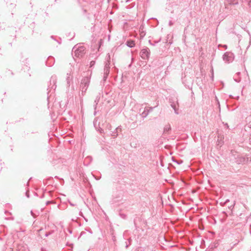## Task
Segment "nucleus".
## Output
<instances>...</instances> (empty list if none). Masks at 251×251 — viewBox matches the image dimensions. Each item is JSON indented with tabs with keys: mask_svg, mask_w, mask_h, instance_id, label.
Segmentation results:
<instances>
[{
	"mask_svg": "<svg viewBox=\"0 0 251 251\" xmlns=\"http://www.w3.org/2000/svg\"><path fill=\"white\" fill-rule=\"evenodd\" d=\"M72 52L75 57L82 58L86 54V48L82 44L80 43L73 47Z\"/></svg>",
	"mask_w": 251,
	"mask_h": 251,
	"instance_id": "1",
	"label": "nucleus"
},
{
	"mask_svg": "<svg viewBox=\"0 0 251 251\" xmlns=\"http://www.w3.org/2000/svg\"><path fill=\"white\" fill-rule=\"evenodd\" d=\"M90 76H86L84 77L81 81L80 88L81 91V94L83 95L86 92L87 88L89 87L90 81Z\"/></svg>",
	"mask_w": 251,
	"mask_h": 251,
	"instance_id": "2",
	"label": "nucleus"
},
{
	"mask_svg": "<svg viewBox=\"0 0 251 251\" xmlns=\"http://www.w3.org/2000/svg\"><path fill=\"white\" fill-rule=\"evenodd\" d=\"M150 53V50L148 47H144L140 52V56L144 60H148Z\"/></svg>",
	"mask_w": 251,
	"mask_h": 251,
	"instance_id": "3",
	"label": "nucleus"
},
{
	"mask_svg": "<svg viewBox=\"0 0 251 251\" xmlns=\"http://www.w3.org/2000/svg\"><path fill=\"white\" fill-rule=\"evenodd\" d=\"M56 76H52L50 81V84L48 85L47 90L48 91V94L52 90H54L56 88Z\"/></svg>",
	"mask_w": 251,
	"mask_h": 251,
	"instance_id": "4",
	"label": "nucleus"
},
{
	"mask_svg": "<svg viewBox=\"0 0 251 251\" xmlns=\"http://www.w3.org/2000/svg\"><path fill=\"white\" fill-rule=\"evenodd\" d=\"M110 62L107 61L105 62L103 69V83L106 81L110 73Z\"/></svg>",
	"mask_w": 251,
	"mask_h": 251,
	"instance_id": "5",
	"label": "nucleus"
},
{
	"mask_svg": "<svg viewBox=\"0 0 251 251\" xmlns=\"http://www.w3.org/2000/svg\"><path fill=\"white\" fill-rule=\"evenodd\" d=\"M182 82L186 88L192 90L193 82V80L192 78L185 76L182 78Z\"/></svg>",
	"mask_w": 251,
	"mask_h": 251,
	"instance_id": "6",
	"label": "nucleus"
},
{
	"mask_svg": "<svg viewBox=\"0 0 251 251\" xmlns=\"http://www.w3.org/2000/svg\"><path fill=\"white\" fill-rule=\"evenodd\" d=\"M234 58V54L230 52H226L223 55V59L226 62L229 63L231 62Z\"/></svg>",
	"mask_w": 251,
	"mask_h": 251,
	"instance_id": "7",
	"label": "nucleus"
},
{
	"mask_svg": "<svg viewBox=\"0 0 251 251\" xmlns=\"http://www.w3.org/2000/svg\"><path fill=\"white\" fill-rule=\"evenodd\" d=\"M170 102L171 103V107L174 110L175 113L176 114H178L179 113L178 112V109L177 108V106H178V103L177 100L176 99V101L175 102V101H173L172 99H170Z\"/></svg>",
	"mask_w": 251,
	"mask_h": 251,
	"instance_id": "8",
	"label": "nucleus"
},
{
	"mask_svg": "<svg viewBox=\"0 0 251 251\" xmlns=\"http://www.w3.org/2000/svg\"><path fill=\"white\" fill-rule=\"evenodd\" d=\"M54 63V58L52 56H49L46 61V64L47 66L51 67Z\"/></svg>",
	"mask_w": 251,
	"mask_h": 251,
	"instance_id": "9",
	"label": "nucleus"
},
{
	"mask_svg": "<svg viewBox=\"0 0 251 251\" xmlns=\"http://www.w3.org/2000/svg\"><path fill=\"white\" fill-rule=\"evenodd\" d=\"M150 113V110H149L148 107H146L144 108V111L141 113V116L143 118H145L148 116Z\"/></svg>",
	"mask_w": 251,
	"mask_h": 251,
	"instance_id": "10",
	"label": "nucleus"
},
{
	"mask_svg": "<svg viewBox=\"0 0 251 251\" xmlns=\"http://www.w3.org/2000/svg\"><path fill=\"white\" fill-rule=\"evenodd\" d=\"M121 126H119L117 127L115 130L112 132L111 135L114 137V138H116L120 131H121Z\"/></svg>",
	"mask_w": 251,
	"mask_h": 251,
	"instance_id": "11",
	"label": "nucleus"
},
{
	"mask_svg": "<svg viewBox=\"0 0 251 251\" xmlns=\"http://www.w3.org/2000/svg\"><path fill=\"white\" fill-rule=\"evenodd\" d=\"M248 161V158L245 157H239L237 159L238 164H244Z\"/></svg>",
	"mask_w": 251,
	"mask_h": 251,
	"instance_id": "12",
	"label": "nucleus"
},
{
	"mask_svg": "<svg viewBox=\"0 0 251 251\" xmlns=\"http://www.w3.org/2000/svg\"><path fill=\"white\" fill-rule=\"evenodd\" d=\"M100 94L99 93V95H98L97 96V97L95 100L94 102V107L95 110H96L97 108V105L100 101Z\"/></svg>",
	"mask_w": 251,
	"mask_h": 251,
	"instance_id": "13",
	"label": "nucleus"
},
{
	"mask_svg": "<svg viewBox=\"0 0 251 251\" xmlns=\"http://www.w3.org/2000/svg\"><path fill=\"white\" fill-rule=\"evenodd\" d=\"M126 45L127 47L131 48L135 46V42L133 40H129L126 42Z\"/></svg>",
	"mask_w": 251,
	"mask_h": 251,
	"instance_id": "14",
	"label": "nucleus"
},
{
	"mask_svg": "<svg viewBox=\"0 0 251 251\" xmlns=\"http://www.w3.org/2000/svg\"><path fill=\"white\" fill-rule=\"evenodd\" d=\"M240 74V72H237L233 77L234 80L237 82H239L241 81V78L239 77Z\"/></svg>",
	"mask_w": 251,
	"mask_h": 251,
	"instance_id": "15",
	"label": "nucleus"
},
{
	"mask_svg": "<svg viewBox=\"0 0 251 251\" xmlns=\"http://www.w3.org/2000/svg\"><path fill=\"white\" fill-rule=\"evenodd\" d=\"M92 161V157L91 156H87L84 161V164L88 166Z\"/></svg>",
	"mask_w": 251,
	"mask_h": 251,
	"instance_id": "16",
	"label": "nucleus"
},
{
	"mask_svg": "<svg viewBox=\"0 0 251 251\" xmlns=\"http://www.w3.org/2000/svg\"><path fill=\"white\" fill-rule=\"evenodd\" d=\"M171 129V127L170 125H166L164 128L163 133L164 134H166L168 132H169Z\"/></svg>",
	"mask_w": 251,
	"mask_h": 251,
	"instance_id": "17",
	"label": "nucleus"
},
{
	"mask_svg": "<svg viewBox=\"0 0 251 251\" xmlns=\"http://www.w3.org/2000/svg\"><path fill=\"white\" fill-rule=\"evenodd\" d=\"M230 4H237L238 3L237 0H228Z\"/></svg>",
	"mask_w": 251,
	"mask_h": 251,
	"instance_id": "18",
	"label": "nucleus"
},
{
	"mask_svg": "<svg viewBox=\"0 0 251 251\" xmlns=\"http://www.w3.org/2000/svg\"><path fill=\"white\" fill-rule=\"evenodd\" d=\"M240 240L236 239L234 241V243H233L232 245L231 246V249H233L235 246L238 244Z\"/></svg>",
	"mask_w": 251,
	"mask_h": 251,
	"instance_id": "19",
	"label": "nucleus"
},
{
	"mask_svg": "<svg viewBox=\"0 0 251 251\" xmlns=\"http://www.w3.org/2000/svg\"><path fill=\"white\" fill-rule=\"evenodd\" d=\"M95 64H96L95 61H94V60L91 61L90 63L89 68H93L94 66V65H95Z\"/></svg>",
	"mask_w": 251,
	"mask_h": 251,
	"instance_id": "20",
	"label": "nucleus"
},
{
	"mask_svg": "<svg viewBox=\"0 0 251 251\" xmlns=\"http://www.w3.org/2000/svg\"><path fill=\"white\" fill-rule=\"evenodd\" d=\"M132 240L130 238H129L128 240H127V242L128 243V244H127L126 245L125 247L126 248H127L130 245H131V242Z\"/></svg>",
	"mask_w": 251,
	"mask_h": 251,
	"instance_id": "21",
	"label": "nucleus"
},
{
	"mask_svg": "<svg viewBox=\"0 0 251 251\" xmlns=\"http://www.w3.org/2000/svg\"><path fill=\"white\" fill-rule=\"evenodd\" d=\"M53 230H52V231H51L47 232H46V233H45V236L46 237H48L49 235H51V234H52V233H53Z\"/></svg>",
	"mask_w": 251,
	"mask_h": 251,
	"instance_id": "22",
	"label": "nucleus"
},
{
	"mask_svg": "<svg viewBox=\"0 0 251 251\" xmlns=\"http://www.w3.org/2000/svg\"><path fill=\"white\" fill-rule=\"evenodd\" d=\"M97 120L96 118H95L94 120V122H93V125H94V126L95 127V128L97 129Z\"/></svg>",
	"mask_w": 251,
	"mask_h": 251,
	"instance_id": "23",
	"label": "nucleus"
},
{
	"mask_svg": "<svg viewBox=\"0 0 251 251\" xmlns=\"http://www.w3.org/2000/svg\"><path fill=\"white\" fill-rule=\"evenodd\" d=\"M245 1L248 2V5L249 6L250 8L251 9V0H245Z\"/></svg>",
	"mask_w": 251,
	"mask_h": 251,
	"instance_id": "24",
	"label": "nucleus"
},
{
	"mask_svg": "<svg viewBox=\"0 0 251 251\" xmlns=\"http://www.w3.org/2000/svg\"><path fill=\"white\" fill-rule=\"evenodd\" d=\"M229 201V199H227L224 202V203L222 204V203H221V204L222 205H225V204H226Z\"/></svg>",
	"mask_w": 251,
	"mask_h": 251,
	"instance_id": "25",
	"label": "nucleus"
},
{
	"mask_svg": "<svg viewBox=\"0 0 251 251\" xmlns=\"http://www.w3.org/2000/svg\"><path fill=\"white\" fill-rule=\"evenodd\" d=\"M30 213L34 218H35L37 216V215H35L32 210L30 211Z\"/></svg>",
	"mask_w": 251,
	"mask_h": 251,
	"instance_id": "26",
	"label": "nucleus"
},
{
	"mask_svg": "<svg viewBox=\"0 0 251 251\" xmlns=\"http://www.w3.org/2000/svg\"><path fill=\"white\" fill-rule=\"evenodd\" d=\"M174 25V23L172 21H170L169 22V26H171Z\"/></svg>",
	"mask_w": 251,
	"mask_h": 251,
	"instance_id": "27",
	"label": "nucleus"
},
{
	"mask_svg": "<svg viewBox=\"0 0 251 251\" xmlns=\"http://www.w3.org/2000/svg\"><path fill=\"white\" fill-rule=\"evenodd\" d=\"M154 107H148L149 110H150V113L152 111V110L153 109V108Z\"/></svg>",
	"mask_w": 251,
	"mask_h": 251,
	"instance_id": "28",
	"label": "nucleus"
},
{
	"mask_svg": "<svg viewBox=\"0 0 251 251\" xmlns=\"http://www.w3.org/2000/svg\"><path fill=\"white\" fill-rule=\"evenodd\" d=\"M120 215H121V217L124 219L126 218V215L124 214H120Z\"/></svg>",
	"mask_w": 251,
	"mask_h": 251,
	"instance_id": "29",
	"label": "nucleus"
},
{
	"mask_svg": "<svg viewBox=\"0 0 251 251\" xmlns=\"http://www.w3.org/2000/svg\"><path fill=\"white\" fill-rule=\"evenodd\" d=\"M99 130L100 133H102L103 131V130L99 126Z\"/></svg>",
	"mask_w": 251,
	"mask_h": 251,
	"instance_id": "30",
	"label": "nucleus"
},
{
	"mask_svg": "<svg viewBox=\"0 0 251 251\" xmlns=\"http://www.w3.org/2000/svg\"><path fill=\"white\" fill-rule=\"evenodd\" d=\"M25 195H26V196L27 197V198H29V192L28 191H26V193H25Z\"/></svg>",
	"mask_w": 251,
	"mask_h": 251,
	"instance_id": "31",
	"label": "nucleus"
},
{
	"mask_svg": "<svg viewBox=\"0 0 251 251\" xmlns=\"http://www.w3.org/2000/svg\"><path fill=\"white\" fill-rule=\"evenodd\" d=\"M160 41V39L159 41H155V44H152V45H155V44L158 43ZM149 43L151 44V41H150V40L149 41ZM151 45H152V44H151Z\"/></svg>",
	"mask_w": 251,
	"mask_h": 251,
	"instance_id": "32",
	"label": "nucleus"
},
{
	"mask_svg": "<svg viewBox=\"0 0 251 251\" xmlns=\"http://www.w3.org/2000/svg\"><path fill=\"white\" fill-rule=\"evenodd\" d=\"M67 245L68 246H69L71 247L72 249H73V244H69L68 243H67Z\"/></svg>",
	"mask_w": 251,
	"mask_h": 251,
	"instance_id": "33",
	"label": "nucleus"
},
{
	"mask_svg": "<svg viewBox=\"0 0 251 251\" xmlns=\"http://www.w3.org/2000/svg\"><path fill=\"white\" fill-rule=\"evenodd\" d=\"M144 251H150L149 249V248H145V249H144Z\"/></svg>",
	"mask_w": 251,
	"mask_h": 251,
	"instance_id": "34",
	"label": "nucleus"
},
{
	"mask_svg": "<svg viewBox=\"0 0 251 251\" xmlns=\"http://www.w3.org/2000/svg\"><path fill=\"white\" fill-rule=\"evenodd\" d=\"M50 202H51V201H47L46 202V205L49 204V203H50Z\"/></svg>",
	"mask_w": 251,
	"mask_h": 251,
	"instance_id": "35",
	"label": "nucleus"
},
{
	"mask_svg": "<svg viewBox=\"0 0 251 251\" xmlns=\"http://www.w3.org/2000/svg\"><path fill=\"white\" fill-rule=\"evenodd\" d=\"M176 162L177 164H181V163H182V160H181L180 162H177V161H176Z\"/></svg>",
	"mask_w": 251,
	"mask_h": 251,
	"instance_id": "36",
	"label": "nucleus"
},
{
	"mask_svg": "<svg viewBox=\"0 0 251 251\" xmlns=\"http://www.w3.org/2000/svg\"><path fill=\"white\" fill-rule=\"evenodd\" d=\"M70 205H72V206H75V204H73V203H71V202H70Z\"/></svg>",
	"mask_w": 251,
	"mask_h": 251,
	"instance_id": "37",
	"label": "nucleus"
},
{
	"mask_svg": "<svg viewBox=\"0 0 251 251\" xmlns=\"http://www.w3.org/2000/svg\"><path fill=\"white\" fill-rule=\"evenodd\" d=\"M231 248L230 249H228L227 251H232Z\"/></svg>",
	"mask_w": 251,
	"mask_h": 251,
	"instance_id": "38",
	"label": "nucleus"
},
{
	"mask_svg": "<svg viewBox=\"0 0 251 251\" xmlns=\"http://www.w3.org/2000/svg\"><path fill=\"white\" fill-rule=\"evenodd\" d=\"M74 36H75V34L74 33L73 37L71 38V39L70 40L72 39L74 37Z\"/></svg>",
	"mask_w": 251,
	"mask_h": 251,
	"instance_id": "39",
	"label": "nucleus"
},
{
	"mask_svg": "<svg viewBox=\"0 0 251 251\" xmlns=\"http://www.w3.org/2000/svg\"><path fill=\"white\" fill-rule=\"evenodd\" d=\"M96 113H97V112L96 111H95L94 113V115H96Z\"/></svg>",
	"mask_w": 251,
	"mask_h": 251,
	"instance_id": "40",
	"label": "nucleus"
},
{
	"mask_svg": "<svg viewBox=\"0 0 251 251\" xmlns=\"http://www.w3.org/2000/svg\"><path fill=\"white\" fill-rule=\"evenodd\" d=\"M0 55H2V53H1V49H0Z\"/></svg>",
	"mask_w": 251,
	"mask_h": 251,
	"instance_id": "41",
	"label": "nucleus"
},
{
	"mask_svg": "<svg viewBox=\"0 0 251 251\" xmlns=\"http://www.w3.org/2000/svg\"><path fill=\"white\" fill-rule=\"evenodd\" d=\"M127 244H128V243L127 241L126 242V245H127Z\"/></svg>",
	"mask_w": 251,
	"mask_h": 251,
	"instance_id": "42",
	"label": "nucleus"
},
{
	"mask_svg": "<svg viewBox=\"0 0 251 251\" xmlns=\"http://www.w3.org/2000/svg\"><path fill=\"white\" fill-rule=\"evenodd\" d=\"M42 230V228L40 229L39 230H38V232H40V231H41Z\"/></svg>",
	"mask_w": 251,
	"mask_h": 251,
	"instance_id": "43",
	"label": "nucleus"
},
{
	"mask_svg": "<svg viewBox=\"0 0 251 251\" xmlns=\"http://www.w3.org/2000/svg\"><path fill=\"white\" fill-rule=\"evenodd\" d=\"M250 234L251 235V229H250Z\"/></svg>",
	"mask_w": 251,
	"mask_h": 251,
	"instance_id": "44",
	"label": "nucleus"
},
{
	"mask_svg": "<svg viewBox=\"0 0 251 251\" xmlns=\"http://www.w3.org/2000/svg\"><path fill=\"white\" fill-rule=\"evenodd\" d=\"M69 232H70V233H72V231H71V230H70V231H69Z\"/></svg>",
	"mask_w": 251,
	"mask_h": 251,
	"instance_id": "45",
	"label": "nucleus"
},
{
	"mask_svg": "<svg viewBox=\"0 0 251 251\" xmlns=\"http://www.w3.org/2000/svg\"><path fill=\"white\" fill-rule=\"evenodd\" d=\"M226 47H227L226 45H225V48H226Z\"/></svg>",
	"mask_w": 251,
	"mask_h": 251,
	"instance_id": "46",
	"label": "nucleus"
},
{
	"mask_svg": "<svg viewBox=\"0 0 251 251\" xmlns=\"http://www.w3.org/2000/svg\"><path fill=\"white\" fill-rule=\"evenodd\" d=\"M226 47H227L226 45H225V48H226Z\"/></svg>",
	"mask_w": 251,
	"mask_h": 251,
	"instance_id": "47",
	"label": "nucleus"
},
{
	"mask_svg": "<svg viewBox=\"0 0 251 251\" xmlns=\"http://www.w3.org/2000/svg\"><path fill=\"white\" fill-rule=\"evenodd\" d=\"M51 38L53 39V37L52 36L51 37Z\"/></svg>",
	"mask_w": 251,
	"mask_h": 251,
	"instance_id": "48",
	"label": "nucleus"
},
{
	"mask_svg": "<svg viewBox=\"0 0 251 251\" xmlns=\"http://www.w3.org/2000/svg\"><path fill=\"white\" fill-rule=\"evenodd\" d=\"M7 212H8L7 211H5V213H7Z\"/></svg>",
	"mask_w": 251,
	"mask_h": 251,
	"instance_id": "49",
	"label": "nucleus"
}]
</instances>
